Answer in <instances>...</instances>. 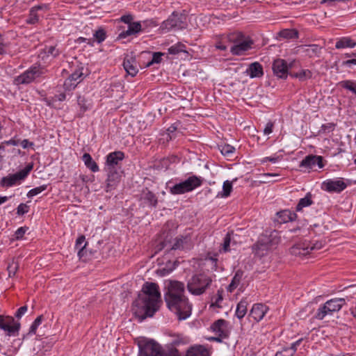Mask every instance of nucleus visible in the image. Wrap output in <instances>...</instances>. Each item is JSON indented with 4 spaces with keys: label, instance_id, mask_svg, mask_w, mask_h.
<instances>
[{
    "label": "nucleus",
    "instance_id": "nucleus-18",
    "mask_svg": "<svg viewBox=\"0 0 356 356\" xmlns=\"http://www.w3.org/2000/svg\"><path fill=\"white\" fill-rule=\"evenodd\" d=\"M268 311V307L266 305L262 303H257L253 305L250 312L249 316L252 318L255 321L259 322L263 319Z\"/></svg>",
    "mask_w": 356,
    "mask_h": 356
},
{
    "label": "nucleus",
    "instance_id": "nucleus-15",
    "mask_svg": "<svg viewBox=\"0 0 356 356\" xmlns=\"http://www.w3.org/2000/svg\"><path fill=\"white\" fill-rule=\"evenodd\" d=\"M124 158V152L115 151L108 154L106 156V170H118V164Z\"/></svg>",
    "mask_w": 356,
    "mask_h": 356
},
{
    "label": "nucleus",
    "instance_id": "nucleus-9",
    "mask_svg": "<svg viewBox=\"0 0 356 356\" xmlns=\"http://www.w3.org/2000/svg\"><path fill=\"white\" fill-rule=\"evenodd\" d=\"M279 241L278 232L274 230L268 236L266 234L261 236L254 245V248L256 250H267L273 245L278 243Z\"/></svg>",
    "mask_w": 356,
    "mask_h": 356
},
{
    "label": "nucleus",
    "instance_id": "nucleus-31",
    "mask_svg": "<svg viewBox=\"0 0 356 356\" xmlns=\"http://www.w3.org/2000/svg\"><path fill=\"white\" fill-rule=\"evenodd\" d=\"M312 203L313 201L312 200V195L310 193H308L305 197L301 198L299 200V202L298 203L296 208V211H301L303 208L312 205Z\"/></svg>",
    "mask_w": 356,
    "mask_h": 356
},
{
    "label": "nucleus",
    "instance_id": "nucleus-30",
    "mask_svg": "<svg viewBox=\"0 0 356 356\" xmlns=\"http://www.w3.org/2000/svg\"><path fill=\"white\" fill-rule=\"evenodd\" d=\"M241 36V32H233L227 35H222L218 38L222 42L226 44V43H234V42H238V37Z\"/></svg>",
    "mask_w": 356,
    "mask_h": 356
},
{
    "label": "nucleus",
    "instance_id": "nucleus-10",
    "mask_svg": "<svg viewBox=\"0 0 356 356\" xmlns=\"http://www.w3.org/2000/svg\"><path fill=\"white\" fill-rule=\"evenodd\" d=\"M20 323L15 322L13 317L0 315V329L5 331L8 336L18 334Z\"/></svg>",
    "mask_w": 356,
    "mask_h": 356
},
{
    "label": "nucleus",
    "instance_id": "nucleus-34",
    "mask_svg": "<svg viewBox=\"0 0 356 356\" xmlns=\"http://www.w3.org/2000/svg\"><path fill=\"white\" fill-rule=\"evenodd\" d=\"M321 48L318 44H311L306 46L305 52L309 57H314L318 56L321 52Z\"/></svg>",
    "mask_w": 356,
    "mask_h": 356
},
{
    "label": "nucleus",
    "instance_id": "nucleus-52",
    "mask_svg": "<svg viewBox=\"0 0 356 356\" xmlns=\"http://www.w3.org/2000/svg\"><path fill=\"white\" fill-rule=\"evenodd\" d=\"M163 56L162 53L155 52L153 54V57L152 60L148 63L147 66L151 65L153 63H159L161 61V56Z\"/></svg>",
    "mask_w": 356,
    "mask_h": 356
},
{
    "label": "nucleus",
    "instance_id": "nucleus-27",
    "mask_svg": "<svg viewBox=\"0 0 356 356\" xmlns=\"http://www.w3.org/2000/svg\"><path fill=\"white\" fill-rule=\"evenodd\" d=\"M277 215L279 218L278 220L280 223H286L290 221H293L297 217V215L295 213L291 212L289 210L281 211L277 212Z\"/></svg>",
    "mask_w": 356,
    "mask_h": 356
},
{
    "label": "nucleus",
    "instance_id": "nucleus-61",
    "mask_svg": "<svg viewBox=\"0 0 356 356\" xmlns=\"http://www.w3.org/2000/svg\"><path fill=\"white\" fill-rule=\"evenodd\" d=\"M27 311V307L23 306L19 308L15 314V316L18 318H21L22 315L25 314V312Z\"/></svg>",
    "mask_w": 356,
    "mask_h": 356
},
{
    "label": "nucleus",
    "instance_id": "nucleus-45",
    "mask_svg": "<svg viewBox=\"0 0 356 356\" xmlns=\"http://www.w3.org/2000/svg\"><path fill=\"white\" fill-rule=\"evenodd\" d=\"M93 35L98 43H101L106 39V32L102 29H99L97 31H96Z\"/></svg>",
    "mask_w": 356,
    "mask_h": 356
},
{
    "label": "nucleus",
    "instance_id": "nucleus-48",
    "mask_svg": "<svg viewBox=\"0 0 356 356\" xmlns=\"http://www.w3.org/2000/svg\"><path fill=\"white\" fill-rule=\"evenodd\" d=\"M222 291L218 290L217 291L216 298L214 302L211 303V307H221L220 303L222 301Z\"/></svg>",
    "mask_w": 356,
    "mask_h": 356
},
{
    "label": "nucleus",
    "instance_id": "nucleus-4",
    "mask_svg": "<svg viewBox=\"0 0 356 356\" xmlns=\"http://www.w3.org/2000/svg\"><path fill=\"white\" fill-rule=\"evenodd\" d=\"M212 279L205 273L193 275L187 282V289L193 296H200L211 286Z\"/></svg>",
    "mask_w": 356,
    "mask_h": 356
},
{
    "label": "nucleus",
    "instance_id": "nucleus-62",
    "mask_svg": "<svg viewBox=\"0 0 356 356\" xmlns=\"http://www.w3.org/2000/svg\"><path fill=\"white\" fill-rule=\"evenodd\" d=\"M302 341V339H300L297 340L296 341H295L294 343H293L291 344V346L290 347H288V348L290 350H293V353L295 354V353L297 350V347L298 346H300V344L301 343Z\"/></svg>",
    "mask_w": 356,
    "mask_h": 356
},
{
    "label": "nucleus",
    "instance_id": "nucleus-64",
    "mask_svg": "<svg viewBox=\"0 0 356 356\" xmlns=\"http://www.w3.org/2000/svg\"><path fill=\"white\" fill-rule=\"evenodd\" d=\"M352 65H356V58L349 59L343 62V65L350 67Z\"/></svg>",
    "mask_w": 356,
    "mask_h": 356
},
{
    "label": "nucleus",
    "instance_id": "nucleus-55",
    "mask_svg": "<svg viewBox=\"0 0 356 356\" xmlns=\"http://www.w3.org/2000/svg\"><path fill=\"white\" fill-rule=\"evenodd\" d=\"M33 169V164L30 163L27 165L24 169L19 170V172L22 175H23V177L25 179V177L29 175V173Z\"/></svg>",
    "mask_w": 356,
    "mask_h": 356
},
{
    "label": "nucleus",
    "instance_id": "nucleus-2",
    "mask_svg": "<svg viewBox=\"0 0 356 356\" xmlns=\"http://www.w3.org/2000/svg\"><path fill=\"white\" fill-rule=\"evenodd\" d=\"M185 286L183 282L170 280L166 286L164 299L168 308L179 321L188 318L192 312L193 305L184 295Z\"/></svg>",
    "mask_w": 356,
    "mask_h": 356
},
{
    "label": "nucleus",
    "instance_id": "nucleus-32",
    "mask_svg": "<svg viewBox=\"0 0 356 356\" xmlns=\"http://www.w3.org/2000/svg\"><path fill=\"white\" fill-rule=\"evenodd\" d=\"M207 350L202 346L193 347L187 352L186 356H207Z\"/></svg>",
    "mask_w": 356,
    "mask_h": 356
},
{
    "label": "nucleus",
    "instance_id": "nucleus-41",
    "mask_svg": "<svg viewBox=\"0 0 356 356\" xmlns=\"http://www.w3.org/2000/svg\"><path fill=\"white\" fill-rule=\"evenodd\" d=\"M219 149L222 154L227 156H229L230 154H232L235 151V148L233 146L228 144L220 145L219 147Z\"/></svg>",
    "mask_w": 356,
    "mask_h": 356
},
{
    "label": "nucleus",
    "instance_id": "nucleus-38",
    "mask_svg": "<svg viewBox=\"0 0 356 356\" xmlns=\"http://www.w3.org/2000/svg\"><path fill=\"white\" fill-rule=\"evenodd\" d=\"M340 85L342 88L350 90L356 95V81L346 80L341 81Z\"/></svg>",
    "mask_w": 356,
    "mask_h": 356
},
{
    "label": "nucleus",
    "instance_id": "nucleus-53",
    "mask_svg": "<svg viewBox=\"0 0 356 356\" xmlns=\"http://www.w3.org/2000/svg\"><path fill=\"white\" fill-rule=\"evenodd\" d=\"M231 238L229 233H227L224 238L223 243H222V250L224 252H227L229 250V245H230Z\"/></svg>",
    "mask_w": 356,
    "mask_h": 356
},
{
    "label": "nucleus",
    "instance_id": "nucleus-5",
    "mask_svg": "<svg viewBox=\"0 0 356 356\" xmlns=\"http://www.w3.org/2000/svg\"><path fill=\"white\" fill-rule=\"evenodd\" d=\"M351 298L353 297L350 295L347 296L346 298H334L327 300L318 309L316 314V318L322 320L325 316L332 315L334 312L339 311L343 305L346 304V301H349Z\"/></svg>",
    "mask_w": 356,
    "mask_h": 356
},
{
    "label": "nucleus",
    "instance_id": "nucleus-29",
    "mask_svg": "<svg viewBox=\"0 0 356 356\" xmlns=\"http://www.w3.org/2000/svg\"><path fill=\"white\" fill-rule=\"evenodd\" d=\"M83 161L86 165L92 172H95L99 171V167L97 163L93 161L92 158L88 153H85L83 155Z\"/></svg>",
    "mask_w": 356,
    "mask_h": 356
},
{
    "label": "nucleus",
    "instance_id": "nucleus-1",
    "mask_svg": "<svg viewBox=\"0 0 356 356\" xmlns=\"http://www.w3.org/2000/svg\"><path fill=\"white\" fill-rule=\"evenodd\" d=\"M161 302L159 285L154 282H145L142 293L133 303V311L140 321L152 317L159 309Z\"/></svg>",
    "mask_w": 356,
    "mask_h": 356
},
{
    "label": "nucleus",
    "instance_id": "nucleus-11",
    "mask_svg": "<svg viewBox=\"0 0 356 356\" xmlns=\"http://www.w3.org/2000/svg\"><path fill=\"white\" fill-rule=\"evenodd\" d=\"M42 74V70L40 67H31L21 75L17 76L15 79V83L17 85L30 83L35 79L40 76Z\"/></svg>",
    "mask_w": 356,
    "mask_h": 356
},
{
    "label": "nucleus",
    "instance_id": "nucleus-44",
    "mask_svg": "<svg viewBox=\"0 0 356 356\" xmlns=\"http://www.w3.org/2000/svg\"><path fill=\"white\" fill-rule=\"evenodd\" d=\"M79 81H73L72 79L68 77L64 82L63 87L65 90H72L76 88Z\"/></svg>",
    "mask_w": 356,
    "mask_h": 356
},
{
    "label": "nucleus",
    "instance_id": "nucleus-47",
    "mask_svg": "<svg viewBox=\"0 0 356 356\" xmlns=\"http://www.w3.org/2000/svg\"><path fill=\"white\" fill-rule=\"evenodd\" d=\"M83 74L82 69H78L74 71L69 77L71 78L73 81H79V83H80L82 80L81 77Z\"/></svg>",
    "mask_w": 356,
    "mask_h": 356
},
{
    "label": "nucleus",
    "instance_id": "nucleus-7",
    "mask_svg": "<svg viewBox=\"0 0 356 356\" xmlns=\"http://www.w3.org/2000/svg\"><path fill=\"white\" fill-rule=\"evenodd\" d=\"M323 248L321 241H305L296 244L291 248V254L296 256H305L315 250H320Z\"/></svg>",
    "mask_w": 356,
    "mask_h": 356
},
{
    "label": "nucleus",
    "instance_id": "nucleus-37",
    "mask_svg": "<svg viewBox=\"0 0 356 356\" xmlns=\"http://www.w3.org/2000/svg\"><path fill=\"white\" fill-rule=\"evenodd\" d=\"M44 51L47 56L52 58H56L60 54V51L57 48L56 45L47 46Z\"/></svg>",
    "mask_w": 356,
    "mask_h": 356
},
{
    "label": "nucleus",
    "instance_id": "nucleus-36",
    "mask_svg": "<svg viewBox=\"0 0 356 356\" xmlns=\"http://www.w3.org/2000/svg\"><path fill=\"white\" fill-rule=\"evenodd\" d=\"M292 77L298 78L300 81H303L312 77V72L309 70H302L299 72L291 73Z\"/></svg>",
    "mask_w": 356,
    "mask_h": 356
},
{
    "label": "nucleus",
    "instance_id": "nucleus-54",
    "mask_svg": "<svg viewBox=\"0 0 356 356\" xmlns=\"http://www.w3.org/2000/svg\"><path fill=\"white\" fill-rule=\"evenodd\" d=\"M240 282V278L238 277V273L233 277L232 282L229 285V290L232 291L233 289H235Z\"/></svg>",
    "mask_w": 356,
    "mask_h": 356
},
{
    "label": "nucleus",
    "instance_id": "nucleus-51",
    "mask_svg": "<svg viewBox=\"0 0 356 356\" xmlns=\"http://www.w3.org/2000/svg\"><path fill=\"white\" fill-rule=\"evenodd\" d=\"M293 350H290L288 347L284 348L281 351L276 353L275 356H293Z\"/></svg>",
    "mask_w": 356,
    "mask_h": 356
},
{
    "label": "nucleus",
    "instance_id": "nucleus-35",
    "mask_svg": "<svg viewBox=\"0 0 356 356\" xmlns=\"http://www.w3.org/2000/svg\"><path fill=\"white\" fill-rule=\"evenodd\" d=\"M278 35L284 39H293L298 38V32L296 29H284L280 31Z\"/></svg>",
    "mask_w": 356,
    "mask_h": 356
},
{
    "label": "nucleus",
    "instance_id": "nucleus-12",
    "mask_svg": "<svg viewBox=\"0 0 356 356\" xmlns=\"http://www.w3.org/2000/svg\"><path fill=\"white\" fill-rule=\"evenodd\" d=\"M186 24L181 20V17L175 13H173L167 20L162 23L161 29L163 31L168 32L172 29H183L186 28Z\"/></svg>",
    "mask_w": 356,
    "mask_h": 356
},
{
    "label": "nucleus",
    "instance_id": "nucleus-49",
    "mask_svg": "<svg viewBox=\"0 0 356 356\" xmlns=\"http://www.w3.org/2000/svg\"><path fill=\"white\" fill-rule=\"evenodd\" d=\"M78 104L80 106L82 113H84L89 108V104H86V100L84 97L79 96L77 98Z\"/></svg>",
    "mask_w": 356,
    "mask_h": 356
},
{
    "label": "nucleus",
    "instance_id": "nucleus-22",
    "mask_svg": "<svg viewBox=\"0 0 356 356\" xmlns=\"http://www.w3.org/2000/svg\"><path fill=\"white\" fill-rule=\"evenodd\" d=\"M24 179L23 175H22L19 171L15 174L3 177L1 181V184L3 186L10 187Z\"/></svg>",
    "mask_w": 356,
    "mask_h": 356
},
{
    "label": "nucleus",
    "instance_id": "nucleus-26",
    "mask_svg": "<svg viewBox=\"0 0 356 356\" xmlns=\"http://www.w3.org/2000/svg\"><path fill=\"white\" fill-rule=\"evenodd\" d=\"M355 47H356V42L350 37H342L335 44V47L337 49L354 48Z\"/></svg>",
    "mask_w": 356,
    "mask_h": 356
},
{
    "label": "nucleus",
    "instance_id": "nucleus-46",
    "mask_svg": "<svg viewBox=\"0 0 356 356\" xmlns=\"http://www.w3.org/2000/svg\"><path fill=\"white\" fill-rule=\"evenodd\" d=\"M42 316H38L35 319V321H33V323L31 325V327H30V330H29V333H33V334L35 333L38 327L42 323Z\"/></svg>",
    "mask_w": 356,
    "mask_h": 356
},
{
    "label": "nucleus",
    "instance_id": "nucleus-28",
    "mask_svg": "<svg viewBox=\"0 0 356 356\" xmlns=\"http://www.w3.org/2000/svg\"><path fill=\"white\" fill-rule=\"evenodd\" d=\"M248 302L245 299H242L237 305L236 309V316L238 319H242L247 313Z\"/></svg>",
    "mask_w": 356,
    "mask_h": 356
},
{
    "label": "nucleus",
    "instance_id": "nucleus-3",
    "mask_svg": "<svg viewBox=\"0 0 356 356\" xmlns=\"http://www.w3.org/2000/svg\"><path fill=\"white\" fill-rule=\"evenodd\" d=\"M139 356H179L176 348L164 350L161 345L153 339H142L138 341Z\"/></svg>",
    "mask_w": 356,
    "mask_h": 356
},
{
    "label": "nucleus",
    "instance_id": "nucleus-25",
    "mask_svg": "<svg viewBox=\"0 0 356 356\" xmlns=\"http://www.w3.org/2000/svg\"><path fill=\"white\" fill-rule=\"evenodd\" d=\"M141 31V24L140 22H133L128 25L127 30L122 31L119 34L118 38H124L128 35H134Z\"/></svg>",
    "mask_w": 356,
    "mask_h": 356
},
{
    "label": "nucleus",
    "instance_id": "nucleus-33",
    "mask_svg": "<svg viewBox=\"0 0 356 356\" xmlns=\"http://www.w3.org/2000/svg\"><path fill=\"white\" fill-rule=\"evenodd\" d=\"M41 9L42 6H40L32 8L29 12V17L26 19V23L29 24H35L37 23L38 22V15L37 12Z\"/></svg>",
    "mask_w": 356,
    "mask_h": 356
},
{
    "label": "nucleus",
    "instance_id": "nucleus-17",
    "mask_svg": "<svg viewBox=\"0 0 356 356\" xmlns=\"http://www.w3.org/2000/svg\"><path fill=\"white\" fill-rule=\"evenodd\" d=\"M192 247L191 238L189 234L180 236L175 238L173 244L169 246L170 250H185Z\"/></svg>",
    "mask_w": 356,
    "mask_h": 356
},
{
    "label": "nucleus",
    "instance_id": "nucleus-6",
    "mask_svg": "<svg viewBox=\"0 0 356 356\" xmlns=\"http://www.w3.org/2000/svg\"><path fill=\"white\" fill-rule=\"evenodd\" d=\"M202 184V180L200 177L193 175L184 181L175 184L170 188V191L174 195L184 194L192 191L195 188L200 186Z\"/></svg>",
    "mask_w": 356,
    "mask_h": 356
},
{
    "label": "nucleus",
    "instance_id": "nucleus-19",
    "mask_svg": "<svg viewBox=\"0 0 356 356\" xmlns=\"http://www.w3.org/2000/svg\"><path fill=\"white\" fill-rule=\"evenodd\" d=\"M227 321L224 319H218L211 326V329L220 337H228L229 330L227 327Z\"/></svg>",
    "mask_w": 356,
    "mask_h": 356
},
{
    "label": "nucleus",
    "instance_id": "nucleus-58",
    "mask_svg": "<svg viewBox=\"0 0 356 356\" xmlns=\"http://www.w3.org/2000/svg\"><path fill=\"white\" fill-rule=\"evenodd\" d=\"M133 19V16L131 15H126L121 17L120 20L125 24L129 25L131 24V21Z\"/></svg>",
    "mask_w": 356,
    "mask_h": 356
},
{
    "label": "nucleus",
    "instance_id": "nucleus-50",
    "mask_svg": "<svg viewBox=\"0 0 356 356\" xmlns=\"http://www.w3.org/2000/svg\"><path fill=\"white\" fill-rule=\"evenodd\" d=\"M29 212V206L26 204L21 203L17 208V213L19 216H22Z\"/></svg>",
    "mask_w": 356,
    "mask_h": 356
},
{
    "label": "nucleus",
    "instance_id": "nucleus-63",
    "mask_svg": "<svg viewBox=\"0 0 356 356\" xmlns=\"http://www.w3.org/2000/svg\"><path fill=\"white\" fill-rule=\"evenodd\" d=\"M20 145L26 149L29 147H33L34 145L33 143L29 142L27 139H24L20 142Z\"/></svg>",
    "mask_w": 356,
    "mask_h": 356
},
{
    "label": "nucleus",
    "instance_id": "nucleus-60",
    "mask_svg": "<svg viewBox=\"0 0 356 356\" xmlns=\"http://www.w3.org/2000/svg\"><path fill=\"white\" fill-rule=\"evenodd\" d=\"M273 124L271 122H268L264 129V134L268 135V134H271L273 131Z\"/></svg>",
    "mask_w": 356,
    "mask_h": 356
},
{
    "label": "nucleus",
    "instance_id": "nucleus-57",
    "mask_svg": "<svg viewBox=\"0 0 356 356\" xmlns=\"http://www.w3.org/2000/svg\"><path fill=\"white\" fill-rule=\"evenodd\" d=\"M334 124L333 123H327L325 124H323L321 126V131L324 133L325 132H330L334 129Z\"/></svg>",
    "mask_w": 356,
    "mask_h": 356
},
{
    "label": "nucleus",
    "instance_id": "nucleus-16",
    "mask_svg": "<svg viewBox=\"0 0 356 356\" xmlns=\"http://www.w3.org/2000/svg\"><path fill=\"white\" fill-rule=\"evenodd\" d=\"M272 68L273 73L278 78L286 79L287 77L289 66L284 59L275 60Z\"/></svg>",
    "mask_w": 356,
    "mask_h": 356
},
{
    "label": "nucleus",
    "instance_id": "nucleus-40",
    "mask_svg": "<svg viewBox=\"0 0 356 356\" xmlns=\"http://www.w3.org/2000/svg\"><path fill=\"white\" fill-rule=\"evenodd\" d=\"M184 49H185V46L184 44L178 43V44L171 46L168 49V53L170 54L176 55L180 52L186 51Z\"/></svg>",
    "mask_w": 356,
    "mask_h": 356
},
{
    "label": "nucleus",
    "instance_id": "nucleus-14",
    "mask_svg": "<svg viewBox=\"0 0 356 356\" xmlns=\"http://www.w3.org/2000/svg\"><path fill=\"white\" fill-rule=\"evenodd\" d=\"M321 156L308 155L300 163V168L305 170H314L316 166L318 168H323L324 163Z\"/></svg>",
    "mask_w": 356,
    "mask_h": 356
},
{
    "label": "nucleus",
    "instance_id": "nucleus-23",
    "mask_svg": "<svg viewBox=\"0 0 356 356\" xmlns=\"http://www.w3.org/2000/svg\"><path fill=\"white\" fill-rule=\"evenodd\" d=\"M123 67L127 73L132 77L135 76L138 72L136 60L133 58H125L123 61Z\"/></svg>",
    "mask_w": 356,
    "mask_h": 356
},
{
    "label": "nucleus",
    "instance_id": "nucleus-59",
    "mask_svg": "<svg viewBox=\"0 0 356 356\" xmlns=\"http://www.w3.org/2000/svg\"><path fill=\"white\" fill-rule=\"evenodd\" d=\"M26 232V229L24 227H19L15 232V237L17 239L22 238Z\"/></svg>",
    "mask_w": 356,
    "mask_h": 356
},
{
    "label": "nucleus",
    "instance_id": "nucleus-56",
    "mask_svg": "<svg viewBox=\"0 0 356 356\" xmlns=\"http://www.w3.org/2000/svg\"><path fill=\"white\" fill-rule=\"evenodd\" d=\"M215 47L218 49H220V50H222V51H225L227 50V45L225 44L222 40H220V39L218 37L217 38V41L215 44Z\"/></svg>",
    "mask_w": 356,
    "mask_h": 356
},
{
    "label": "nucleus",
    "instance_id": "nucleus-24",
    "mask_svg": "<svg viewBox=\"0 0 356 356\" xmlns=\"http://www.w3.org/2000/svg\"><path fill=\"white\" fill-rule=\"evenodd\" d=\"M247 73L251 78L261 77L264 74L262 65L258 62L252 63L247 69Z\"/></svg>",
    "mask_w": 356,
    "mask_h": 356
},
{
    "label": "nucleus",
    "instance_id": "nucleus-20",
    "mask_svg": "<svg viewBox=\"0 0 356 356\" xmlns=\"http://www.w3.org/2000/svg\"><path fill=\"white\" fill-rule=\"evenodd\" d=\"M108 172V177L106 179V192L113 190L117 184L119 183L120 179V175L118 170H106Z\"/></svg>",
    "mask_w": 356,
    "mask_h": 356
},
{
    "label": "nucleus",
    "instance_id": "nucleus-13",
    "mask_svg": "<svg viewBox=\"0 0 356 356\" xmlns=\"http://www.w3.org/2000/svg\"><path fill=\"white\" fill-rule=\"evenodd\" d=\"M347 187L342 178L338 179H327L322 183V188L330 193H339Z\"/></svg>",
    "mask_w": 356,
    "mask_h": 356
},
{
    "label": "nucleus",
    "instance_id": "nucleus-39",
    "mask_svg": "<svg viewBox=\"0 0 356 356\" xmlns=\"http://www.w3.org/2000/svg\"><path fill=\"white\" fill-rule=\"evenodd\" d=\"M19 268V263L14 259L8 264L7 270L8 271V276L13 277L15 275Z\"/></svg>",
    "mask_w": 356,
    "mask_h": 356
},
{
    "label": "nucleus",
    "instance_id": "nucleus-42",
    "mask_svg": "<svg viewBox=\"0 0 356 356\" xmlns=\"http://www.w3.org/2000/svg\"><path fill=\"white\" fill-rule=\"evenodd\" d=\"M232 191V183L228 180L224 181L222 186V197H228Z\"/></svg>",
    "mask_w": 356,
    "mask_h": 356
},
{
    "label": "nucleus",
    "instance_id": "nucleus-21",
    "mask_svg": "<svg viewBox=\"0 0 356 356\" xmlns=\"http://www.w3.org/2000/svg\"><path fill=\"white\" fill-rule=\"evenodd\" d=\"M141 200L151 207H156L158 199L156 195L147 188L143 190L141 194Z\"/></svg>",
    "mask_w": 356,
    "mask_h": 356
},
{
    "label": "nucleus",
    "instance_id": "nucleus-8",
    "mask_svg": "<svg viewBox=\"0 0 356 356\" xmlns=\"http://www.w3.org/2000/svg\"><path fill=\"white\" fill-rule=\"evenodd\" d=\"M238 42H234V44L231 47L230 52L235 56L243 55L246 51L252 48L253 40L249 37H245L241 32L238 37Z\"/></svg>",
    "mask_w": 356,
    "mask_h": 356
},
{
    "label": "nucleus",
    "instance_id": "nucleus-43",
    "mask_svg": "<svg viewBox=\"0 0 356 356\" xmlns=\"http://www.w3.org/2000/svg\"><path fill=\"white\" fill-rule=\"evenodd\" d=\"M47 188V184H44V185L40 186L38 187L34 188L28 192L27 196H28V197H32L33 196H35V195H38L39 193H42V191H44V190H46Z\"/></svg>",
    "mask_w": 356,
    "mask_h": 356
}]
</instances>
